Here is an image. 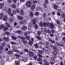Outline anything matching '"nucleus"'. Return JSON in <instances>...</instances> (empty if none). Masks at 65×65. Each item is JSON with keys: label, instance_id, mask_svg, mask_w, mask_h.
Instances as JSON below:
<instances>
[{"label": "nucleus", "instance_id": "nucleus-45", "mask_svg": "<svg viewBox=\"0 0 65 65\" xmlns=\"http://www.w3.org/2000/svg\"><path fill=\"white\" fill-rule=\"evenodd\" d=\"M47 32H48V34H51V31L50 30H47Z\"/></svg>", "mask_w": 65, "mask_h": 65}, {"label": "nucleus", "instance_id": "nucleus-12", "mask_svg": "<svg viewBox=\"0 0 65 65\" xmlns=\"http://www.w3.org/2000/svg\"><path fill=\"white\" fill-rule=\"evenodd\" d=\"M9 39V38L8 37V36L7 37V38L5 37L4 38V40L5 41H8V40Z\"/></svg>", "mask_w": 65, "mask_h": 65}, {"label": "nucleus", "instance_id": "nucleus-7", "mask_svg": "<svg viewBox=\"0 0 65 65\" xmlns=\"http://www.w3.org/2000/svg\"><path fill=\"white\" fill-rule=\"evenodd\" d=\"M27 29V27L26 26H23L22 27V29L25 31Z\"/></svg>", "mask_w": 65, "mask_h": 65}, {"label": "nucleus", "instance_id": "nucleus-15", "mask_svg": "<svg viewBox=\"0 0 65 65\" xmlns=\"http://www.w3.org/2000/svg\"><path fill=\"white\" fill-rule=\"evenodd\" d=\"M11 6L13 8H15L16 7V5L14 4H11Z\"/></svg>", "mask_w": 65, "mask_h": 65}, {"label": "nucleus", "instance_id": "nucleus-61", "mask_svg": "<svg viewBox=\"0 0 65 65\" xmlns=\"http://www.w3.org/2000/svg\"><path fill=\"white\" fill-rule=\"evenodd\" d=\"M13 2L14 3H16L17 2V0H13Z\"/></svg>", "mask_w": 65, "mask_h": 65}, {"label": "nucleus", "instance_id": "nucleus-32", "mask_svg": "<svg viewBox=\"0 0 65 65\" xmlns=\"http://www.w3.org/2000/svg\"><path fill=\"white\" fill-rule=\"evenodd\" d=\"M8 29V28L7 27H4V31L7 30Z\"/></svg>", "mask_w": 65, "mask_h": 65}, {"label": "nucleus", "instance_id": "nucleus-20", "mask_svg": "<svg viewBox=\"0 0 65 65\" xmlns=\"http://www.w3.org/2000/svg\"><path fill=\"white\" fill-rule=\"evenodd\" d=\"M11 12V9L10 8H9L8 9V13L9 14H10Z\"/></svg>", "mask_w": 65, "mask_h": 65}, {"label": "nucleus", "instance_id": "nucleus-11", "mask_svg": "<svg viewBox=\"0 0 65 65\" xmlns=\"http://www.w3.org/2000/svg\"><path fill=\"white\" fill-rule=\"evenodd\" d=\"M54 56H56L57 55V52L55 51H53L52 52Z\"/></svg>", "mask_w": 65, "mask_h": 65}, {"label": "nucleus", "instance_id": "nucleus-4", "mask_svg": "<svg viewBox=\"0 0 65 65\" xmlns=\"http://www.w3.org/2000/svg\"><path fill=\"white\" fill-rule=\"evenodd\" d=\"M35 7H36L35 4L33 5H32V6H31L30 7L31 11H33L34 10L35 8Z\"/></svg>", "mask_w": 65, "mask_h": 65}, {"label": "nucleus", "instance_id": "nucleus-23", "mask_svg": "<svg viewBox=\"0 0 65 65\" xmlns=\"http://www.w3.org/2000/svg\"><path fill=\"white\" fill-rule=\"evenodd\" d=\"M32 42L30 40V41H29V42H28V44H29V45H32Z\"/></svg>", "mask_w": 65, "mask_h": 65}, {"label": "nucleus", "instance_id": "nucleus-44", "mask_svg": "<svg viewBox=\"0 0 65 65\" xmlns=\"http://www.w3.org/2000/svg\"><path fill=\"white\" fill-rule=\"evenodd\" d=\"M49 40H50V41L52 43H55V41H52L51 39H50V38H49Z\"/></svg>", "mask_w": 65, "mask_h": 65}, {"label": "nucleus", "instance_id": "nucleus-63", "mask_svg": "<svg viewBox=\"0 0 65 65\" xmlns=\"http://www.w3.org/2000/svg\"><path fill=\"white\" fill-rule=\"evenodd\" d=\"M49 23H46V26H49Z\"/></svg>", "mask_w": 65, "mask_h": 65}, {"label": "nucleus", "instance_id": "nucleus-43", "mask_svg": "<svg viewBox=\"0 0 65 65\" xmlns=\"http://www.w3.org/2000/svg\"><path fill=\"white\" fill-rule=\"evenodd\" d=\"M35 15L36 16H38L39 15V13L38 12H37L35 14Z\"/></svg>", "mask_w": 65, "mask_h": 65}, {"label": "nucleus", "instance_id": "nucleus-14", "mask_svg": "<svg viewBox=\"0 0 65 65\" xmlns=\"http://www.w3.org/2000/svg\"><path fill=\"white\" fill-rule=\"evenodd\" d=\"M12 51H9L8 52V54L9 55H12Z\"/></svg>", "mask_w": 65, "mask_h": 65}, {"label": "nucleus", "instance_id": "nucleus-50", "mask_svg": "<svg viewBox=\"0 0 65 65\" xmlns=\"http://www.w3.org/2000/svg\"><path fill=\"white\" fill-rule=\"evenodd\" d=\"M56 22L57 24L59 25L60 24V22L58 20H56Z\"/></svg>", "mask_w": 65, "mask_h": 65}, {"label": "nucleus", "instance_id": "nucleus-9", "mask_svg": "<svg viewBox=\"0 0 65 65\" xmlns=\"http://www.w3.org/2000/svg\"><path fill=\"white\" fill-rule=\"evenodd\" d=\"M54 25L52 23H51L50 24V27L51 29H54Z\"/></svg>", "mask_w": 65, "mask_h": 65}, {"label": "nucleus", "instance_id": "nucleus-58", "mask_svg": "<svg viewBox=\"0 0 65 65\" xmlns=\"http://www.w3.org/2000/svg\"><path fill=\"white\" fill-rule=\"evenodd\" d=\"M59 45L60 46H63V44H61V43H60L59 44Z\"/></svg>", "mask_w": 65, "mask_h": 65}, {"label": "nucleus", "instance_id": "nucleus-6", "mask_svg": "<svg viewBox=\"0 0 65 65\" xmlns=\"http://www.w3.org/2000/svg\"><path fill=\"white\" fill-rule=\"evenodd\" d=\"M7 19V16L6 15L4 16L3 20L4 21H6Z\"/></svg>", "mask_w": 65, "mask_h": 65}, {"label": "nucleus", "instance_id": "nucleus-62", "mask_svg": "<svg viewBox=\"0 0 65 65\" xmlns=\"http://www.w3.org/2000/svg\"><path fill=\"white\" fill-rule=\"evenodd\" d=\"M50 64H51L53 65L54 64V63L53 61H52L50 62Z\"/></svg>", "mask_w": 65, "mask_h": 65}, {"label": "nucleus", "instance_id": "nucleus-49", "mask_svg": "<svg viewBox=\"0 0 65 65\" xmlns=\"http://www.w3.org/2000/svg\"><path fill=\"white\" fill-rule=\"evenodd\" d=\"M2 46H5V42H3L2 43Z\"/></svg>", "mask_w": 65, "mask_h": 65}, {"label": "nucleus", "instance_id": "nucleus-48", "mask_svg": "<svg viewBox=\"0 0 65 65\" xmlns=\"http://www.w3.org/2000/svg\"><path fill=\"white\" fill-rule=\"evenodd\" d=\"M53 49H54L55 50H57V47L56 46H53Z\"/></svg>", "mask_w": 65, "mask_h": 65}, {"label": "nucleus", "instance_id": "nucleus-53", "mask_svg": "<svg viewBox=\"0 0 65 65\" xmlns=\"http://www.w3.org/2000/svg\"><path fill=\"white\" fill-rule=\"evenodd\" d=\"M16 12L17 13H19V12H20L19 11V9H17L16 10Z\"/></svg>", "mask_w": 65, "mask_h": 65}, {"label": "nucleus", "instance_id": "nucleus-26", "mask_svg": "<svg viewBox=\"0 0 65 65\" xmlns=\"http://www.w3.org/2000/svg\"><path fill=\"white\" fill-rule=\"evenodd\" d=\"M15 56L17 58H20V55L15 54Z\"/></svg>", "mask_w": 65, "mask_h": 65}, {"label": "nucleus", "instance_id": "nucleus-29", "mask_svg": "<svg viewBox=\"0 0 65 65\" xmlns=\"http://www.w3.org/2000/svg\"><path fill=\"white\" fill-rule=\"evenodd\" d=\"M34 46L36 48H38V45L36 44H34Z\"/></svg>", "mask_w": 65, "mask_h": 65}, {"label": "nucleus", "instance_id": "nucleus-10", "mask_svg": "<svg viewBox=\"0 0 65 65\" xmlns=\"http://www.w3.org/2000/svg\"><path fill=\"white\" fill-rule=\"evenodd\" d=\"M18 19L20 20H22L23 19V17L20 16H19L18 17Z\"/></svg>", "mask_w": 65, "mask_h": 65}, {"label": "nucleus", "instance_id": "nucleus-19", "mask_svg": "<svg viewBox=\"0 0 65 65\" xmlns=\"http://www.w3.org/2000/svg\"><path fill=\"white\" fill-rule=\"evenodd\" d=\"M18 38L22 40H24L25 39V38L24 37H22L20 36H19L18 37Z\"/></svg>", "mask_w": 65, "mask_h": 65}, {"label": "nucleus", "instance_id": "nucleus-24", "mask_svg": "<svg viewBox=\"0 0 65 65\" xmlns=\"http://www.w3.org/2000/svg\"><path fill=\"white\" fill-rule=\"evenodd\" d=\"M29 14L30 17H33L34 15L33 12H30V14Z\"/></svg>", "mask_w": 65, "mask_h": 65}, {"label": "nucleus", "instance_id": "nucleus-18", "mask_svg": "<svg viewBox=\"0 0 65 65\" xmlns=\"http://www.w3.org/2000/svg\"><path fill=\"white\" fill-rule=\"evenodd\" d=\"M4 16V15L3 14H0V19H2Z\"/></svg>", "mask_w": 65, "mask_h": 65}, {"label": "nucleus", "instance_id": "nucleus-17", "mask_svg": "<svg viewBox=\"0 0 65 65\" xmlns=\"http://www.w3.org/2000/svg\"><path fill=\"white\" fill-rule=\"evenodd\" d=\"M25 39L28 40H29L30 39V37L28 36H26Z\"/></svg>", "mask_w": 65, "mask_h": 65}, {"label": "nucleus", "instance_id": "nucleus-1", "mask_svg": "<svg viewBox=\"0 0 65 65\" xmlns=\"http://www.w3.org/2000/svg\"><path fill=\"white\" fill-rule=\"evenodd\" d=\"M48 0H45V3H44L43 5L44 7V8H46L47 7V4H48Z\"/></svg>", "mask_w": 65, "mask_h": 65}, {"label": "nucleus", "instance_id": "nucleus-60", "mask_svg": "<svg viewBox=\"0 0 65 65\" xmlns=\"http://www.w3.org/2000/svg\"><path fill=\"white\" fill-rule=\"evenodd\" d=\"M51 32H52V33L54 34V33L55 32V31L54 30V29H52L51 30Z\"/></svg>", "mask_w": 65, "mask_h": 65}, {"label": "nucleus", "instance_id": "nucleus-37", "mask_svg": "<svg viewBox=\"0 0 65 65\" xmlns=\"http://www.w3.org/2000/svg\"><path fill=\"white\" fill-rule=\"evenodd\" d=\"M34 27L36 29H38V26L37 24H35L34 25Z\"/></svg>", "mask_w": 65, "mask_h": 65}, {"label": "nucleus", "instance_id": "nucleus-16", "mask_svg": "<svg viewBox=\"0 0 65 65\" xmlns=\"http://www.w3.org/2000/svg\"><path fill=\"white\" fill-rule=\"evenodd\" d=\"M38 56L39 58H42L43 57V56H42L41 54H38Z\"/></svg>", "mask_w": 65, "mask_h": 65}, {"label": "nucleus", "instance_id": "nucleus-54", "mask_svg": "<svg viewBox=\"0 0 65 65\" xmlns=\"http://www.w3.org/2000/svg\"><path fill=\"white\" fill-rule=\"evenodd\" d=\"M3 47L2 46H0V49L1 50H3Z\"/></svg>", "mask_w": 65, "mask_h": 65}, {"label": "nucleus", "instance_id": "nucleus-59", "mask_svg": "<svg viewBox=\"0 0 65 65\" xmlns=\"http://www.w3.org/2000/svg\"><path fill=\"white\" fill-rule=\"evenodd\" d=\"M57 15H58L59 16H61V14H60V12H58L57 13Z\"/></svg>", "mask_w": 65, "mask_h": 65}, {"label": "nucleus", "instance_id": "nucleus-40", "mask_svg": "<svg viewBox=\"0 0 65 65\" xmlns=\"http://www.w3.org/2000/svg\"><path fill=\"white\" fill-rule=\"evenodd\" d=\"M38 53L40 54H42L43 53V51H41L39 50L38 51Z\"/></svg>", "mask_w": 65, "mask_h": 65}, {"label": "nucleus", "instance_id": "nucleus-30", "mask_svg": "<svg viewBox=\"0 0 65 65\" xmlns=\"http://www.w3.org/2000/svg\"><path fill=\"white\" fill-rule=\"evenodd\" d=\"M6 25L8 27L10 28L11 27L10 25L8 23H6Z\"/></svg>", "mask_w": 65, "mask_h": 65}, {"label": "nucleus", "instance_id": "nucleus-22", "mask_svg": "<svg viewBox=\"0 0 65 65\" xmlns=\"http://www.w3.org/2000/svg\"><path fill=\"white\" fill-rule=\"evenodd\" d=\"M11 38L12 39L15 40H16L17 38L16 37H15V36H12Z\"/></svg>", "mask_w": 65, "mask_h": 65}, {"label": "nucleus", "instance_id": "nucleus-42", "mask_svg": "<svg viewBox=\"0 0 65 65\" xmlns=\"http://www.w3.org/2000/svg\"><path fill=\"white\" fill-rule=\"evenodd\" d=\"M17 32L19 33H22V31L21 30H18L17 31Z\"/></svg>", "mask_w": 65, "mask_h": 65}, {"label": "nucleus", "instance_id": "nucleus-47", "mask_svg": "<svg viewBox=\"0 0 65 65\" xmlns=\"http://www.w3.org/2000/svg\"><path fill=\"white\" fill-rule=\"evenodd\" d=\"M12 13L13 14H16V13L15 10H13L12 11Z\"/></svg>", "mask_w": 65, "mask_h": 65}, {"label": "nucleus", "instance_id": "nucleus-64", "mask_svg": "<svg viewBox=\"0 0 65 65\" xmlns=\"http://www.w3.org/2000/svg\"><path fill=\"white\" fill-rule=\"evenodd\" d=\"M44 65H49L48 62H47L44 64Z\"/></svg>", "mask_w": 65, "mask_h": 65}, {"label": "nucleus", "instance_id": "nucleus-36", "mask_svg": "<svg viewBox=\"0 0 65 65\" xmlns=\"http://www.w3.org/2000/svg\"><path fill=\"white\" fill-rule=\"evenodd\" d=\"M37 34L38 36H40L41 34V33L39 31H38L37 32Z\"/></svg>", "mask_w": 65, "mask_h": 65}, {"label": "nucleus", "instance_id": "nucleus-2", "mask_svg": "<svg viewBox=\"0 0 65 65\" xmlns=\"http://www.w3.org/2000/svg\"><path fill=\"white\" fill-rule=\"evenodd\" d=\"M32 3L30 1H28L26 3V6L27 7H29L31 6Z\"/></svg>", "mask_w": 65, "mask_h": 65}, {"label": "nucleus", "instance_id": "nucleus-35", "mask_svg": "<svg viewBox=\"0 0 65 65\" xmlns=\"http://www.w3.org/2000/svg\"><path fill=\"white\" fill-rule=\"evenodd\" d=\"M9 20L10 22H12L13 21V19L12 18H9Z\"/></svg>", "mask_w": 65, "mask_h": 65}, {"label": "nucleus", "instance_id": "nucleus-38", "mask_svg": "<svg viewBox=\"0 0 65 65\" xmlns=\"http://www.w3.org/2000/svg\"><path fill=\"white\" fill-rule=\"evenodd\" d=\"M24 51L25 52H26L27 53H28L29 51L28 50V49H25L24 50Z\"/></svg>", "mask_w": 65, "mask_h": 65}, {"label": "nucleus", "instance_id": "nucleus-56", "mask_svg": "<svg viewBox=\"0 0 65 65\" xmlns=\"http://www.w3.org/2000/svg\"><path fill=\"white\" fill-rule=\"evenodd\" d=\"M55 39L56 41H58L59 39L58 37H56L55 38Z\"/></svg>", "mask_w": 65, "mask_h": 65}, {"label": "nucleus", "instance_id": "nucleus-46", "mask_svg": "<svg viewBox=\"0 0 65 65\" xmlns=\"http://www.w3.org/2000/svg\"><path fill=\"white\" fill-rule=\"evenodd\" d=\"M22 41H23V42L24 43V44H27V41L26 40H22Z\"/></svg>", "mask_w": 65, "mask_h": 65}, {"label": "nucleus", "instance_id": "nucleus-57", "mask_svg": "<svg viewBox=\"0 0 65 65\" xmlns=\"http://www.w3.org/2000/svg\"><path fill=\"white\" fill-rule=\"evenodd\" d=\"M34 58L35 60H36L37 58V56H35L34 57Z\"/></svg>", "mask_w": 65, "mask_h": 65}, {"label": "nucleus", "instance_id": "nucleus-25", "mask_svg": "<svg viewBox=\"0 0 65 65\" xmlns=\"http://www.w3.org/2000/svg\"><path fill=\"white\" fill-rule=\"evenodd\" d=\"M39 26L41 27H42L43 26V23L42 22L40 23H39Z\"/></svg>", "mask_w": 65, "mask_h": 65}, {"label": "nucleus", "instance_id": "nucleus-8", "mask_svg": "<svg viewBox=\"0 0 65 65\" xmlns=\"http://www.w3.org/2000/svg\"><path fill=\"white\" fill-rule=\"evenodd\" d=\"M4 4L3 3L0 4V9H2L3 7H4Z\"/></svg>", "mask_w": 65, "mask_h": 65}, {"label": "nucleus", "instance_id": "nucleus-21", "mask_svg": "<svg viewBox=\"0 0 65 65\" xmlns=\"http://www.w3.org/2000/svg\"><path fill=\"white\" fill-rule=\"evenodd\" d=\"M38 58L37 59V61H42V59L41 58Z\"/></svg>", "mask_w": 65, "mask_h": 65}, {"label": "nucleus", "instance_id": "nucleus-5", "mask_svg": "<svg viewBox=\"0 0 65 65\" xmlns=\"http://www.w3.org/2000/svg\"><path fill=\"white\" fill-rule=\"evenodd\" d=\"M58 6L56 4H55L53 5V8L55 10H57L58 9Z\"/></svg>", "mask_w": 65, "mask_h": 65}, {"label": "nucleus", "instance_id": "nucleus-51", "mask_svg": "<svg viewBox=\"0 0 65 65\" xmlns=\"http://www.w3.org/2000/svg\"><path fill=\"white\" fill-rule=\"evenodd\" d=\"M7 2L9 3H11L12 2V1L11 0H7Z\"/></svg>", "mask_w": 65, "mask_h": 65}, {"label": "nucleus", "instance_id": "nucleus-31", "mask_svg": "<svg viewBox=\"0 0 65 65\" xmlns=\"http://www.w3.org/2000/svg\"><path fill=\"white\" fill-rule=\"evenodd\" d=\"M21 15H23L24 14V11H23V10H21Z\"/></svg>", "mask_w": 65, "mask_h": 65}, {"label": "nucleus", "instance_id": "nucleus-39", "mask_svg": "<svg viewBox=\"0 0 65 65\" xmlns=\"http://www.w3.org/2000/svg\"><path fill=\"white\" fill-rule=\"evenodd\" d=\"M46 23L45 22H44L43 23V26L44 27H46Z\"/></svg>", "mask_w": 65, "mask_h": 65}, {"label": "nucleus", "instance_id": "nucleus-33", "mask_svg": "<svg viewBox=\"0 0 65 65\" xmlns=\"http://www.w3.org/2000/svg\"><path fill=\"white\" fill-rule=\"evenodd\" d=\"M46 13H44L43 14V17H44V18H46Z\"/></svg>", "mask_w": 65, "mask_h": 65}, {"label": "nucleus", "instance_id": "nucleus-41", "mask_svg": "<svg viewBox=\"0 0 65 65\" xmlns=\"http://www.w3.org/2000/svg\"><path fill=\"white\" fill-rule=\"evenodd\" d=\"M32 24H36V20L35 19L33 20L32 21Z\"/></svg>", "mask_w": 65, "mask_h": 65}, {"label": "nucleus", "instance_id": "nucleus-28", "mask_svg": "<svg viewBox=\"0 0 65 65\" xmlns=\"http://www.w3.org/2000/svg\"><path fill=\"white\" fill-rule=\"evenodd\" d=\"M5 27V26L4 25H1L0 26V29H2L3 28H4Z\"/></svg>", "mask_w": 65, "mask_h": 65}, {"label": "nucleus", "instance_id": "nucleus-52", "mask_svg": "<svg viewBox=\"0 0 65 65\" xmlns=\"http://www.w3.org/2000/svg\"><path fill=\"white\" fill-rule=\"evenodd\" d=\"M11 43L12 45H15L16 44L15 43L13 42H11Z\"/></svg>", "mask_w": 65, "mask_h": 65}, {"label": "nucleus", "instance_id": "nucleus-27", "mask_svg": "<svg viewBox=\"0 0 65 65\" xmlns=\"http://www.w3.org/2000/svg\"><path fill=\"white\" fill-rule=\"evenodd\" d=\"M5 34L8 36H9L10 35V32H5Z\"/></svg>", "mask_w": 65, "mask_h": 65}, {"label": "nucleus", "instance_id": "nucleus-55", "mask_svg": "<svg viewBox=\"0 0 65 65\" xmlns=\"http://www.w3.org/2000/svg\"><path fill=\"white\" fill-rule=\"evenodd\" d=\"M61 16L63 18H65V15L64 14H61Z\"/></svg>", "mask_w": 65, "mask_h": 65}, {"label": "nucleus", "instance_id": "nucleus-34", "mask_svg": "<svg viewBox=\"0 0 65 65\" xmlns=\"http://www.w3.org/2000/svg\"><path fill=\"white\" fill-rule=\"evenodd\" d=\"M36 38L37 39L39 40H41V38H40V37L39 36H37L36 37Z\"/></svg>", "mask_w": 65, "mask_h": 65}, {"label": "nucleus", "instance_id": "nucleus-13", "mask_svg": "<svg viewBox=\"0 0 65 65\" xmlns=\"http://www.w3.org/2000/svg\"><path fill=\"white\" fill-rule=\"evenodd\" d=\"M15 65H20V62L18 61H15Z\"/></svg>", "mask_w": 65, "mask_h": 65}, {"label": "nucleus", "instance_id": "nucleus-3", "mask_svg": "<svg viewBox=\"0 0 65 65\" xmlns=\"http://www.w3.org/2000/svg\"><path fill=\"white\" fill-rule=\"evenodd\" d=\"M29 55L31 57H33L34 56V53L32 52H29L28 53Z\"/></svg>", "mask_w": 65, "mask_h": 65}]
</instances>
